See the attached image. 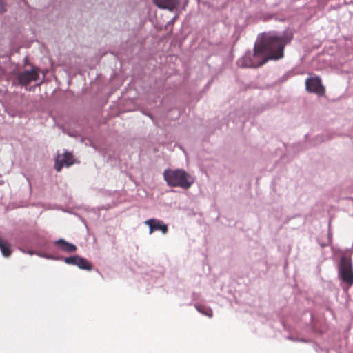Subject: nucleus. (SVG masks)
<instances>
[{
    "label": "nucleus",
    "instance_id": "a211bd4d",
    "mask_svg": "<svg viewBox=\"0 0 353 353\" xmlns=\"http://www.w3.org/2000/svg\"><path fill=\"white\" fill-rule=\"evenodd\" d=\"M176 18H177V16H176H176H174V17H173V19H172V20H170V21L168 22V23H169V24H172V23H174V21L176 20Z\"/></svg>",
    "mask_w": 353,
    "mask_h": 353
},
{
    "label": "nucleus",
    "instance_id": "6ab92c4d",
    "mask_svg": "<svg viewBox=\"0 0 353 353\" xmlns=\"http://www.w3.org/2000/svg\"><path fill=\"white\" fill-rule=\"evenodd\" d=\"M300 341H303V342L306 343L307 340H303V339H300Z\"/></svg>",
    "mask_w": 353,
    "mask_h": 353
},
{
    "label": "nucleus",
    "instance_id": "39448f33",
    "mask_svg": "<svg viewBox=\"0 0 353 353\" xmlns=\"http://www.w3.org/2000/svg\"><path fill=\"white\" fill-rule=\"evenodd\" d=\"M74 163V158L71 153L64 152L63 154H58L55 159L54 168L57 172H60L65 165L69 167Z\"/></svg>",
    "mask_w": 353,
    "mask_h": 353
},
{
    "label": "nucleus",
    "instance_id": "dca6fc26",
    "mask_svg": "<svg viewBox=\"0 0 353 353\" xmlns=\"http://www.w3.org/2000/svg\"><path fill=\"white\" fill-rule=\"evenodd\" d=\"M4 5L3 0H0V13L4 12Z\"/></svg>",
    "mask_w": 353,
    "mask_h": 353
},
{
    "label": "nucleus",
    "instance_id": "1a4fd4ad",
    "mask_svg": "<svg viewBox=\"0 0 353 353\" xmlns=\"http://www.w3.org/2000/svg\"><path fill=\"white\" fill-rule=\"evenodd\" d=\"M153 2L158 8L170 11L176 8L179 3L176 0H153Z\"/></svg>",
    "mask_w": 353,
    "mask_h": 353
},
{
    "label": "nucleus",
    "instance_id": "0eeeda50",
    "mask_svg": "<svg viewBox=\"0 0 353 353\" xmlns=\"http://www.w3.org/2000/svg\"><path fill=\"white\" fill-rule=\"evenodd\" d=\"M325 89L322 85L321 80L319 77H310V92H314L319 96L325 94Z\"/></svg>",
    "mask_w": 353,
    "mask_h": 353
},
{
    "label": "nucleus",
    "instance_id": "2eb2a0df",
    "mask_svg": "<svg viewBox=\"0 0 353 353\" xmlns=\"http://www.w3.org/2000/svg\"><path fill=\"white\" fill-rule=\"evenodd\" d=\"M21 251L23 252V253H27L28 254H30V255H33V254H38L37 252H34V251H32V250H28V251H25L24 250H21Z\"/></svg>",
    "mask_w": 353,
    "mask_h": 353
},
{
    "label": "nucleus",
    "instance_id": "ddd939ff",
    "mask_svg": "<svg viewBox=\"0 0 353 353\" xmlns=\"http://www.w3.org/2000/svg\"><path fill=\"white\" fill-rule=\"evenodd\" d=\"M79 256H78V255H75V256H69V257H65L63 259V261L65 263H67L68 265H76Z\"/></svg>",
    "mask_w": 353,
    "mask_h": 353
},
{
    "label": "nucleus",
    "instance_id": "423d86ee",
    "mask_svg": "<svg viewBox=\"0 0 353 353\" xmlns=\"http://www.w3.org/2000/svg\"><path fill=\"white\" fill-rule=\"evenodd\" d=\"M145 224L149 227V232L152 234L154 230H160L163 234L168 232V226L162 221L151 219L145 221Z\"/></svg>",
    "mask_w": 353,
    "mask_h": 353
},
{
    "label": "nucleus",
    "instance_id": "9d476101",
    "mask_svg": "<svg viewBox=\"0 0 353 353\" xmlns=\"http://www.w3.org/2000/svg\"><path fill=\"white\" fill-rule=\"evenodd\" d=\"M0 250L3 256L8 257L11 254V249L10 244L0 239Z\"/></svg>",
    "mask_w": 353,
    "mask_h": 353
},
{
    "label": "nucleus",
    "instance_id": "f257e3e1",
    "mask_svg": "<svg viewBox=\"0 0 353 353\" xmlns=\"http://www.w3.org/2000/svg\"><path fill=\"white\" fill-rule=\"evenodd\" d=\"M292 37V32L289 30L279 34L270 33L261 43L255 44L253 51H247L236 63L241 68H258L268 60L279 59L283 57L285 46Z\"/></svg>",
    "mask_w": 353,
    "mask_h": 353
},
{
    "label": "nucleus",
    "instance_id": "f8f14e48",
    "mask_svg": "<svg viewBox=\"0 0 353 353\" xmlns=\"http://www.w3.org/2000/svg\"><path fill=\"white\" fill-rule=\"evenodd\" d=\"M196 308L199 312L201 314L205 315L208 317L212 316V310L211 308L208 307L205 305H196Z\"/></svg>",
    "mask_w": 353,
    "mask_h": 353
},
{
    "label": "nucleus",
    "instance_id": "f03ea898",
    "mask_svg": "<svg viewBox=\"0 0 353 353\" xmlns=\"http://www.w3.org/2000/svg\"><path fill=\"white\" fill-rule=\"evenodd\" d=\"M163 175L170 187L187 190L194 183V178L183 169H167L164 170Z\"/></svg>",
    "mask_w": 353,
    "mask_h": 353
},
{
    "label": "nucleus",
    "instance_id": "7ed1b4c3",
    "mask_svg": "<svg viewBox=\"0 0 353 353\" xmlns=\"http://www.w3.org/2000/svg\"><path fill=\"white\" fill-rule=\"evenodd\" d=\"M39 77V69L34 66L30 70L19 72L16 75L17 83L21 86H27L31 82L38 80Z\"/></svg>",
    "mask_w": 353,
    "mask_h": 353
},
{
    "label": "nucleus",
    "instance_id": "4468645a",
    "mask_svg": "<svg viewBox=\"0 0 353 353\" xmlns=\"http://www.w3.org/2000/svg\"><path fill=\"white\" fill-rule=\"evenodd\" d=\"M37 255L39 256L40 257H43V258L47 259H52V260H60L61 259V257L54 256H52L50 254L38 253Z\"/></svg>",
    "mask_w": 353,
    "mask_h": 353
},
{
    "label": "nucleus",
    "instance_id": "aec40b11",
    "mask_svg": "<svg viewBox=\"0 0 353 353\" xmlns=\"http://www.w3.org/2000/svg\"><path fill=\"white\" fill-rule=\"evenodd\" d=\"M290 339H292V340H295L294 338L292 337H289Z\"/></svg>",
    "mask_w": 353,
    "mask_h": 353
},
{
    "label": "nucleus",
    "instance_id": "6e6552de",
    "mask_svg": "<svg viewBox=\"0 0 353 353\" xmlns=\"http://www.w3.org/2000/svg\"><path fill=\"white\" fill-rule=\"evenodd\" d=\"M54 244L59 246L60 250L66 253L74 252L77 248L75 245L65 241L63 239H59L54 241Z\"/></svg>",
    "mask_w": 353,
    "mask_h": 353
},
{
    "label": "nucleus",
    "instance_id": "9b49d317",
    "mask_svg": "<svg viewBox=\"0 0 353 353\" xmlns=\"http://www.w3.org/2000/svg\"><path fill=\"white\" fill-rule=\"evenodd\" d=\"M76 265L82 270H90L92 269V265L88 261L81 256H79Z\"/></svg>",
    "mask_w": 353,
    "mask_h": 353
},
{
    "label": "nucleus",
    "instance_id": "20e7f679",
    "mask_svg": "<svg viewBox=\"0 0 353 353\" xmlns=\"http://www.w3.org/2000/svg\"><path fill=\"white\" fill-rule=\"evenodd\" d=\"M339 274L343 282L349 285L353 284V270L350 260L345 257L341 259Z\"/></svg>",
    "mask_w": 353,
    "mask_h": 353
},
{
    "label": "nucleus",
    "instance_id": "f3484780",
    "mask_svg": "<svg viewBox=\"0 0 353 353\" xmlns=\"http://www.w3.org/2000/svg\"><path fill=\"white\" fill-rule=\"evenodd\" d=\"M305 84L306 90L309 91V77L306 78L305 81Z\"/></svg>",
    "mask_w": 353,
    "mask_h": 353
}]
</instances>
